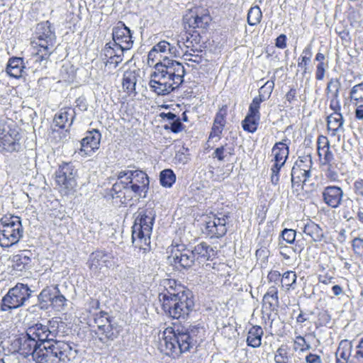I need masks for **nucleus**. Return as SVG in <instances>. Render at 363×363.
<instances>
[{
    "label": "nucleus",
    "mask_w": 363,
    "mask_h": 363,
    "mask_svg": "<svg viewBox=\"0 0 363 363\" xmlns=\"http://www.w3.org/2000/svg\"><path fill=\"white\" fill-rule=\"evenodd\" d=\"M162 56L152 48L147 55V63L150 66H154L157 62H162Z\"/></svg>",
    "instance_id": "53"
},
{
    "label": "nucleus",
    "mask_w": 363,
    "mask_h": 363,
    "mask_svg": "<svg viewBox=\"0 0 363 363\" xmlns=\"http://www.w3.org/2000/svg\"><path fill=\"white\" fill-rule=\"evenodd\" d=\"M162 285L164 291L158 298L165 313L174 319L186 318L194 306L191 293L175 279H164Z\"/></svg>",
    "instance_id": "2"
},
{
    "label": "nucleus",
    "mask_w": 363,
    "mask_h": 363,
    "mask_svg": "<svg viewBox=\"0 0 363 363\" xmlns=\"http://www.w3.org/2000/svg\"><path fill=\"white\" fill-rule=\"evenodd\" d=\"M153 48L161 55L162 54L169 53L171 57H181V52H179V49L177 48L175 43V38L172 39V42L161 40L158 43L155 45Z\"/></svg>",
    "instance_id": "29"
},
{
    "label": "nucleus",
    "mask_w": 363,
    "mask_h": 363,
    "mask_svg": "<svg viewBox=\"0 0 363 363\" xmlns=\"http://www.w3.org/2000/svg\"><path fill=\"white\" fill-rule=\"evenodd\" d=\"M296 233L293 229L285 228L281 231V237L286 243L292 244L296 239Z\"/></svg>",
    "instance_id": "51"
},
{
    "label": "nucleus",
    "mask_w": 363,
    "mask_h": 363,
    "mask_svg": "<svg viewBox=\"0 0 363 363\" xmlns=\"http://www.w3.org/2000/svg\"><path fill=\"white\" fill-rule=\"evenodd\" d=\"M343 197L342 189L337 186H326L323 191L324 202L330 207L336 208L341 204Z\"/></svg>",
    "instance_id": "22"
},
{
    "label": "nucleus",
    "mask_w": 363,
    "mask_h": 363,
    "mask_svg": "<svg viewBox=\"0 0 363 363\" xmlns=\"http://www.w3.org/2000/svg\"><path fill=\"white\" fill-rule=\"evenodd\" d=\"M170 125V129L174 133H179L184 128L179 118H177L174 121L171 122Z\"/></svg>",
    "instance_id": "60"
},
{
    "label": "nucleus",
    "mask_w": 363,
    "mask_h": 363,
    "mask_svg": "<svg viewBox=\"0 0 363 363\" xmlns=\"http://www.w3.org/2000/svg\"><path fill=\"white\" fill-rule=\"evenodd\" d=\"M169 258L176 267L184 269L192 267L196 260L194 250L186 248L183 244L172 245Z\"/></svg>",
    "instance_id": "12"
},
{
    "label": "nucleus",
    "mask_w": 363,
    "mask_h": 363,
    "mask_svg": "<svg viewBox=\"0 0 363 363\" xmlns=\"http://www.w3.org/2000/svg\"><path fill=\"white\" fill-rule=\"evenodd\" d=\"M279 303V298H274V296H264L263 305L270 311H274L277 307Z\"/></svg>",
    "instance_id": "52"
},
{
    "label": "nucleus",
    "mask_w": 363,
    "mask_h": 363,
    "mask_svg": "<svg viewBox=\"0 0 363 363\" xmlns=\"http://www.w3.org/2000/svg\"><path fill=\"white\" fill-rule=\"evenodd\" d=\"M66 325L57 319L47 325L37 323L29 327L14 344L18 352L27 357L32 356L35 363H72L78 350L73 342L62 340Z\"/></svg>",
    "instance_id": "1"
},
{
    "label": "nucleus",
    "mask_w": 363,
    "mask_h": 363,
    "mask_svg": "<svg viewBox=\"0 0 363 363\" xmlns=\"http://www.w3.org/2000/svg\"><path fill=\"white\" fill-rule=\"evenodd\" d=\"M350 98L354 106L363 102V83L356 84L352 88Z\"/></svg>",
    "instance_id": "41"
},
{
    "label": "nucleus",
    "mask_w": 363,
    "mask_h": 363,
    "mask_svg": "<svg viewBox=\"0 0 363 363\" xmlns=\"http://www.w3.org/2000/svg\"><path fill=\"white\" fill-rule=\"evenodd\" d=\"M235 147L233 144L225 143L222 145L220 147H217L212 156L213 158H216L219 161H223L228 157L234 155Z\"/></svg>",
    "instance_id": "35"
},
{
    "label": "nucleus",
    "mask_w": 363,
    "mask_h": 363,
    "mask_svg": "<svg viewBox=\"0 0 363 363\" xmlns=\"http://www.w3.org/2000/svg\"><path fill=\"white\" fill-rule=\"evenodd\" d=\"M86 266L91 274L98 277L114 266V257L107 251L96 250L89 255Z\"/></svg>",
    "instance_id": "10"
},
{
    "label": "nucleus",
    "mask_w": 363,
    "mask_h": 363,
    "mask_svg": "<svg viewBox=\"0 0 363 363\" xmlns=\"http://www.w3.org/2000/svg\"><path fill=\"white\" fill-rule=\"evenodd\" d=\"M60 75L61 79L66 82H71L74 79V68L69 64H65L62 66Z\"/></svg>",
    "instance_id": "44"
},
{
    "label": "nucleus",
    "mask_w": 363,
    "mask_h": 363,
    "mask_svg": "<svg viewBox=\"0 0 363 363\" xmlns=\"http://www.w3.org/2000/svg\"><path fill=\"white\" fill-rule=\"evenodd\" d=\"M352 248L355 254L362 255L363 253V239L356 238L352 240Z\"/></svg>",
    "instance_id": "57"
},
{
    "label": "nucleus",
    "mask_w": 363,
    "mask_h": 363,
    "mask_svg": "<svg viewBox=\"0 0 363 363\" xmlns=\"http://www.w3.org/2000/svg\"><path fill=\"white\" fill-rule=\"evenodd\" d=\"M126 52L111 42L106 43L101 52L106 67L116 68L123 60Z\"/></svg>",
    "instance_id": "19"
},
{
    "label": "nucleus",
    "mask_w": 363,
    "mask_h": 363,
    "mask_svg": "<svg viewBox=\"0 0 363 363\" xmlns=\"http://www.w3.org/2000/svg\"><path fill=\"white\" fill-rule=\"evenodd\" d=\"M341 88V83L337 78H331L325 88V94L327 99L335 98L340 96V91Z\"/></svg>",
    "instance_id": "38"
},
{
    "label": "nucleus",
    "mask_w": 363,
    "mask_h": 363,
    "mask_svg": "<svg viewBox=\"0 0 363 363\" xmlns=\"http://www.w3.org/2000/svg\"><path fill=\"white\" fill-rule=\"evenodd\" d=\"M330 147V143L326 136L319 135L317 140V150L319 151V148H326Z\"/></svg>",
    "instance_id": "61"
},
{
    "label": "nucleus",
    "mask_w": 363,
    "mask_h": 363,
    "mask_svg": "<svg viewBox=\"0 0 363 363\" xmlns=\"http://www.w3.org/2000/svg\"><path fill=\"white\" fill-rule=\"evenodd\" d=\"M60 293L57 286L43 289L38 295L40 308L48 309L49 306H52L55 297L59 296Z\"/></svg>",
    "instance_id": "27"
},
{
    "label": "nucleus",
    "mask_w": 363,
    "mask_h": 363,
    "mask_svg": "<svg viewBox=\"0 0 363 363\" xmlns=\"http://www.w3.org/2000/svg\"><path fill=\"white\" fill-rule=\"evenodd\" d=\"M96 334L98 335L99 339L103 342H106L108 340H113L117 337L118 331L113 327L111 323L104 325V328L96 330Z\"/></svg>",
    "instance_id": "34"
},
{
    "label": "nucleus",
    "mask_w": 363,
    "mask_h": 363,
    "mask_svg": "<svg viewBox=\"0 0 363 363\" xmlns=\"http://www.w3.org/2000/svg\"><path fill=\"white\" fill-rule=\"evenodd\" d=\"M294 350L299 352H305L311 348V345L306 342L304 337L301 335H296L294 340Z\"/></svg>",
    "instance_id": "43"
},
{
    "label": "nucleus",
    "mask_w": 363,
    "mask_h": 363,
    "mask_svg": "<svg viewBox=\"0 0 363 363\" xmlns=\"http://www.w3.org/2000/svg\"><path fill=\"white\" fill-rule=\"evenodd\" d=\"M155 219L152 208L139 210L132 230L133 244L143 254L150 250V235Z\"/></svg>",
    "instance_id": "6"
},
{
    "label": "nucleus",
    "mask_w": 363,
    "mask_h": 363,
    "mask_svg": "<svg viewBox=\"0 0 363 363\" xmlns=\"http://www.w3.org/2000/svg\"><path fill=\"white\" fill-rule=\"evenodd\" d=\"M289 147L283 142L275 143L272 150L274 162L272 166L281 168L289 157Z\"/></svg>",
    "instance_id": "26"
},
{
    "label": "nucleus",
    "mask_w": 363,
    "mask_h": 363,
    "mask_svg": "<svg viewBox=\"0 0 363 363\" xmlns=\"http://www.w3.org/2000/svg\"><path fill=\"white\" fill-rule=\"evenodd\" d=\"M227 214H214L208 218L206 221L204 233L211 238H219L224 236L227 233Z\"/></svg>",
    "instance_id": "15"
},
{
    "label": "nucleus",
    "mask_w": 363,
    "mask_h": 363,
    "mask_svg": "<svg viewBox=\"0 0 363 363\" xmlns=\"http://www.w3.org/2000/svg\"><path fill=\"white\" fill-rule=\"evenodd\" d=\"M138 81V74L135 70H127L123 77L122 86L128 94H135V85Z\"/></svg>",
    "instance_id": "32"
},
{
    "label": "nucleus",
    "mask_w": 363,
    "mask_h": 363,
    "mask_svg": "<svg viewBox=\"0 0 363 363\" xmlns=\"http://www.w3.org/2000/svg\"><path fill=\"white\" fill-rule=\"evenodd\" d=\"M318 155L323 165H330V163L334 160V156L330 150V147L324 149L323 147L319 148Z\"/></svg>",
    "instance_id": "45"
},
{
    "label": "nucleus",
    "mask_w": 363,
    "mask_h": 363,
    "mask_svg": "<svg viewBox=\"0 0 363 363\" xmlns=\"http://www.w3.org/2000/svg\"><path fill=\"white\" fill-rule=\"evenodd\" d=\"M203 332V328L198 326L167 328L160 342V350L167 356L178 357L196 346L201 340Z\"/></svg>",
    "instance_id": "4"
},
{
    "label": "nucleus",
    "mask_w": 363,
    "mask_h": 363,
    "mask_svg": "<svg viewBox=\"0 0 363 363\" xmlns=\"http://www.w3.org/2000/svg\"><path fill=\"white\" fill-rule=\"evenodd\" d=\"M113 43L125 51L130 50L133 45L132 33L129 28L123 23L118 22L113 28Z\"/></svg>",
    "instance_id": "18"
},
{
    "label": "nucleus",
    "mask_w": 363,
    "mask_h": 363,
    "mask_svg": "<svg viewBox=\"0 0 363 363\" xmlns=\"http://www.w3.org/2000/svg\"><path fill=\"white\" fill-rule=\"evenodd\" d=\"M262 18V13L258 6H252L247 13V23L250 26H257L260 23Z\"/></svg>",
    "instance_id": "40"
},
{
    "label": "nucleus",
    "mask_w": 363,
    "mask_h": 363,
    "mask_svg": "<svg viewBox=\"0 0 363 363\" xmlns=\"http://www.w3.org/2000/svg\"><path fill=\"white\" fill-rule=\"evenodd\" d=\"M352 349V345L348 340H342L340 341L336 352V358L343 360H348Z\"/></svg>",
    "instance_id": "37"
},
{
    "label": "nucleus",
    "mask_w": 363,
    "mask_h": 363,
    "mask_svg": "<svg viewBox=\"0 0 363 363\" xmlns=\"http://www.w3.org/2000/svg\"><path fill=\"white\" fill-rule=\"evenodd\" d=\"M263 330L260 326H252L247 335V344L252 347H258L261 345Z\"/></svg>",
    "instance_id": "33"
},
{
    "label": "nucleus",
    "mask_w": 363,
    "mask_h": 363,
    "mask_svg": "<svg viewBox=\"0 0 363 363\" xmlns=\"http://www.w3.org/2000/svg\"><path fill=\"white\" fill-rule=\"evenodd\" d=\"M326 65L325 63H318L315 69V79L318 81L323 79L325 72Z\"/></svg>",
    "instance_id": "58"
},
{
    "label": "nucleus",
    "mask_w": 363,
    "mask_h": 363,
    "mask_svg": "<svg viewBox=\"0 0 363 363\" xmlns=\"http://www.w3.org/2000/svg\"><path fill=\"white\" fill-rule=\"evenodd\" d=\"M75 111L72 108H63L55 115L54 124L61 129H67L71 126L74 118Z\"/></svg>",
    "instance_id": "25"
},
{
    "label": "nucleus",
    "mask_w": 363,
    "mask_h": 363,
    "mask_svg": "<svg viewBox=\"0 0 363 363\" xmlns=\"http://www.w3.org/2000/svg\"><path fill=\"white\" fill-rule=\"evenodd\" d=\"M259 120L260 116L247 113L242 122L243 130L248 133H255L257 129Z\"/></svg>",
    "instance_id": "36"
},
{
    "label": "nucleus",
    "mask_w": 363,
    "mask_h": 363,
    "mask_svg": "<svg viewBox=\"0 0 363 363\" xmlns=\"http://www.w3.org/2000/svg\"><path fill=\"white\" fill-rule=\"evenodd\" d=\"M33 253L30 250L19 251L11 258L12 267L14 270L22 272L30 268Z\"/></svg>",
    "instance_id": "24"
},
{
    "label": "nucleus",
    "mask_w": 363,
    "mask_h": 363,
    "mask_svg": "<svg viewBox=\"0 0 363 363\" xmlns=\"http://www.w3.org/2000/svg\"><path fill=\"white\" fill-rule=\"evenodd\" d=\"M101 135L97 130H94L87 133L86 136L81 141V147L78 152L82 157L91 155L99 148Z\"/></svg>",
    "instance_id": "20"
},
{
    "label": "nucleus",
    "mask_w": 363,
    "mask_h": 363,
    "mask_svg": "<svg viewBox=\"0 0 363 363\" xmlns=\"http://www.w3.org/2000/svg\"><path fill=\"white\" fill-rule=\"evenodd\" d=\"M117 178L111 188V196L113 199H119L122 204H127L133 197H145L149 189V177L142 170H122Z\"/></svg>",
    "instance_id": "5"
},
{
    "label": "nucleus",
    "mask_w": 363,
    "mask_h": 363,
    "mask_svg": "<svg viewBox=\"0 0 363 363\" xmlns=\"http://www.w3.org/2000/svg\"><path fill=\"white\" fill-rule=\"evenodd\" d=\"M262 101H264V100L262 99L261 98L258 96L255 97L249 106V111L247 113H250L251 115L252 114L255 116H260L259 108L260 104Z\"/></svg>",
    "instance_id": "50"
},
{
    "label": "nucleus",
    "mask_w": 363,
    "mask_h": 363,
    "mask_svg": "<svg viewBox=\"0 0 363 363\" xmlns=\"http://www.w3.org/2000/svg\"><path fill=\"white\" fill-rule=\"evenodd\" d=\"M67 298L60 293L59 296L55 297L54 303L52 306V308L57 311H62L67 306Z\"/></svg>",
    "instance_id": "49"
},
{
    "label": "nucleus",
    "mask_w": 363,
    "mask_h": 363,
    "mask_svg": "<svg viewBox=\"0 0 363 363\" xmlns=\"http://www.w3.org/2000/svg\"><path fill=\"white\" fill-rule=\"evenodd\" d=\"M24 68L22 58L12 57L8 62L6 71L10 77L18 79L22 76Z\"/></svg>",
    "instance_id": "31"
},
{
    "label": "nucleus",
    "mask_w": 363,
    "mask_h": 363,
    "mask_svg": "<svg viewBox=\"0 0 363 363\" xmlns=\"http://www.w3.org/2000/svg\"><path fill=\"white\" fill-rule=\"evenodd\" d=\"M211 20L208 11L201 7L190 9L184 17V24L194 29L206 28Z\"/></svg>",
    "instance_id": "17"
},
{
    "label": "nucleus",
    "mask_w": 363,
    "mask_h": 363,
    "mask_svg": "<svg viewBox=\"0 0 363 363\" xmlns=\"http://www.w3.org/2000/svg\"><path fill=\"white\" fill-rule=\"evenodd\" d=\"M94 320L97 327L96 330H99L104 328V325L111 323L108 313L104 311H100L99 313L94 314Z\"/></svg>",
    "instance_id": "46"
},
{
    "label": "nucleus",
    "mask_w": 363,
    "mask_h": 363,
    "mask_svg": "<svg viewBox=\"0 0 363 363\" xmlns=\"http://www.w3.org/2000/svg\"><path fill=\"white\" fill-rule=\"evenodd\" d=\"M30 293L31 291L27 285L17 284L14 287L10 289L2 298L0 311H9L21 307L29 299Z\"/></svg>",
    "instance_id": "9"
},
{
    "label": "nucleus",
    "mask_w": 363,
    "mask_h": 363,
    "mask_svg": "<svg viewBox=\"0 0 363 363\" xmlns=\"http://www.w3.org/2000/svg\"><path fill=\"white\" fill-rule=\"evenodd\" d=\"M55 42L56 35L51 23L48 21L38 23L32 38L34 61L39 63L47 61Z\"/></svg>",
    "instance_id": "7"
},
{
    "label": "nucleus",
    "mask_w": 363,
    "mask_h": 363,
    "mask_svg": "<svg viewBox=\"0 0 363 363\" xmlns=\"http://www.w3.org/2000/svg\"><path fill=\"white\" fill-rule=\"evenodd\" d=\"M274 360L276 363H287L289 361L288 348L286 346L279 347L275 354Z\"/></svg>",
    "instance_id": "48"
},
{
    "label": "nucleus",
    "mask_w": 363,
    "mask_h": 363,
    "mask_svg": "<svg viewBox=\"0 0 363 363\" xmlns=\"http://www.w3.org/2000/svg\"><path fill=\"white\" fill-rule=\"evenodd\" d=\"M23 229L18 216H11L1 218L0 223V245L10 247L18 243L23 237Z\"/></svg>",
    "instance_id": "8"
},
{
    "label": "nucleus",
    "mask_w": 363,
    "mask_h": 363,
    "mask_svg": "<svg viewBox=\"0 0 363 363\" xmlns=\"http://www.w3.org/2000/svg\"><path fill=\"white\" fill-rule=\"evenodd\" d=\"M202 52H203L202 50L201 52H190L187 54L184 55V56H182V57L186 61H191V62H194L197 64H199L200 62H201V60H202V57H201Z\"/></svg>",
    "instance_id": "55"
},
{
    "label": "nucleus",
    "mask_w": 363,
    "mask_h": 363,
    "mask_svg": "<svg viewBox=\"0 0 363 363\" xmlns=\"http://www.w3.org/2000/svg\"><path fill=\"white\" fill-rule=\"evenodd\" d=\"M21 136L14 128L0 123V152L12 153L21 149Z\"/></svg>",
    "instance_id": "11"
},
{
    "label": "nucleus",
    "mask_w": 363,
    "mask_h": 363,
    "mask_svg": "<svg viewBox=\"0 0 363 363\" xmlns=\"http://www.w3.org/2000/svg\"><path fill=\"white\" fill-rule=\"evenodd\" d=\"M303 232L314 242H320L324 238L323 230L315 222L308 220L303 223Z\"/></svg>",
    "instance_id": "30"
},
{
    "label": "nucleus",
    "mask_w": 363,
    "mask_h": 363,
    "mask_svg": "<svg viewBox=\"0 0 363 363\" xmlns=\"http://www.w3.org/2000/svg\"><path fill=\"white\" fill-rule=\"evenodd\" d=\"M77 169L72 163L62 164L55 174L57 184L67 190L74 189L77 186Z\"/></svg>",
    "instance_id": "16"
},
{
    "label": "nucleus",
    "mask_w": 363,
    "mask_h": 363,
    "mask_svg": "<svg viewBox=\"0 0 363 363\" xmlns=\"http://www.w3.org/2000/svg\"><path fill=\"white\" fill-rule=\"evenodd\" d=\"M274 81L275 77L274 76L272 79L266 82L265 84L260 87L258 97L261 98L264 101L268 99L273 91Z\"/></svg>",
    "instance_id": "42"
},
{
    "label": "nucleus",
    "mask_w": 363,
    "mask_h": 363,
    "mask_svg": "<svg viewBox=\"0 0 363 363\" xmlns=\"http://www.w3.org/2000/svg\"><path fill=\"white\" fill-rule=\"evenodd\" d=\"M193 250L196 257V259L197 260L213 261L217 255L216 250L204 242H202L196 245Z\"/></svg>",
    "instance_id": "28"
},
{
    "label": "nucleus",
    "mask_w": 363,
    "mask_h": 363,
    "mask_svg": "<svg viewBox=\"0 0 363 363\" xmlns=\"http://www.w3.org/2000/svg\"><path fill=\"white\" fill-rule=\"evenodd\" d=\"M306 363H323L321 357L313 353H309L306 356L305 358Z\"/></svg>",
    "instance_id": "64"
},
{
    "label": "nucleus",
    "mask_w": 363,
    "mask_h": 363,
    "mask_svg": "<svg viewBox=\"0 0 363 363\" xmlns=\"http://www.w3.org/2000/svg\"><path fill=\"white\" fill-rule=\"evenodd\" d=\"M281 168L272 166L271 168L272 175H271V182L272 184L277 185L279 181V171Z\"/></svg>",
    "instance_id": "59"
},
{
    "label": "nucleus",
    "mask_w": 363,
    "mask_h": 363,
    "mask_svg": "<svg viewBox=\"0 0 363 363\" xmlns=\"http://www.w3.org/2000/svg\"><path fill=\"white\" fill-rule=\"evenodd\" d=\"M311 60L308 58H305L303 57H300L298 60V67L303 70V74H306L308 71V66L310 63Z\"/></svg>",
    "instance_id": "62"
},
{
    "label": "nucleus",
    "mask_w": 363,
    "mask_h": 363,
    "mask_svg": "<svg viewBox=\"0 0 363 363\" xmlns=\"http://www.w3.org/2000/svg\"><path fill=\"white\" fill-rule=\"evenodd\" d=\"M187 149L182 147L181 150L176 152L174 160L176 162L184 164L189 161V155L187 154Z\"/></svg>",
    "instance_id": "54"
},
{
    "label": "nucleus",
    "mask_w": 363,
    "mask_h": 363,
    "mask_svg": "<svg viewBox=\"0 0 363 363\" xmlns=\"http://www.w3.org/2000/svg\"><path fill=\"white\" fill-rule=\"evenodd\" d=\"M344 118L341 113H333L327 117V128L332 137L340 140V133L344 132Z\"/></svg>",
    "instance_id": "23"
},
{
    "label": "nucleus",
    "mask_w": 363,
    "mask_h": 363,
    "mask_svg": "<svg viewBox=\"0 0 363 363\" xmlns=\"http://www.w3.org/2000/svg\"><path fill=\"white\" fill-rule=\"evenodd\" d=\"M312 164L313 162L311 156L307 155L298 157L291 169V176L292 186H300L306 183L311 177Z\"/></svg>",
    "instance_id": "13"
},
{
    "label": "nucleus",
    "mask_w": 363,
    "mask_h": 363,
    "mask_svg": "<svg viewBox=\"0 0 363 363\" xmlns=\"http://www.w3.org/2000/svg\"><path fill=\"white\" fill-rule=\"evenodd\" d=\"M160 181L162 186L169 188L176 181V175L170 169L162 170L160 174Z\"/></svg>",
    "instance_id": "39"
},
{
    "label": "nucleus",
    "mask_w": 363,
    "mask_h": 363,
    "mask_svg": "<svg viewBox=\"0 0 363 363\" xmlns=\"http://www.w3.org/2000/svg\"><path fill=\"white\" fill-rule=\"evenodd\" d=\"M354 193L363 197V179H358L354 183Z\"/></svg>",
    "instance_id": "63"
},
{
    "label": "nucleus",
    "mask_w": 363,
    "mask_h": 363,
    "mask_svg": "<svg viewBox=\"0 0 363 363\" xmlns=\"http://www.w3.org/2000/svg\"><path fill=\"white\" fill-rule=\"evenodd\" d=\"M296 274L293 271H287L282 275L281 282L288 289L291 287L294 288L296 281Z\"/></svg>",
    "instance_id": "47"
},
{
    "label": "nucleus",
    "mask_w": 363,
    "mask_h": 363,
    "mask_svg": "<svg viewBox=\"0 0 363 363\" xmlns=\"http://www.w3.org/2000/svg\"><path fill=\"white\" fill-rule=\"evenodd\" d=\"M185 73L182 63L164 56L163 62H157L154 65L148 85L157 95L166 96L180 86Z\"/></svg>",
    "instance_id": "3"
},
{
    "label": "nucleus",
    "mask_w": 363,
    "mask_h": 363,
    "mask_svg": "<svg viewBox=\"0 0 363 363\" xmlns=\"http://www.w3.org/2000/svg\"><path fill=\"white\" fill-rule=\"evenodd\" d=\"M175 43L181 52V56L190 52H199L201 51L200 45V34L194 30L192 34L187 32L181 33L175 37Z\"/></svg>",
    "instance_id": "14"
},
{
    "label": "nucleus",
    "mask_w": 363,
    "mask_h": 363,
    "mask_svg": "<svg viewBox=\"0 0 363 363\" xmlns=\"http://www.w3.org/2000/svg\"><path fill=\"white\" fill-rule=\"evenodd\" d=\"M330 101L329 107L333 111V113H341V104L340 96L335 98L328 99Z\"/></svg>",
    "instance_id": "56"
},
{
    "label": "nucleus",
    "mask_w": 363,
    "mask_h": 363,
    "mask_svg": "<svg viewBox=\"0 0 363 363\" xmlns=\"http://www.w3.org/2000/svg\"><path fill=\"white\" fill-rule=\"evenodd\" d=\"M228 114V107L226 105L222 106L216 113L211 130L208 137V141L216 139V142L220 139L223 130L226 123V116Z\"/></svg>",
    "instance_id": "21"
}]
</instances>
